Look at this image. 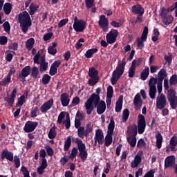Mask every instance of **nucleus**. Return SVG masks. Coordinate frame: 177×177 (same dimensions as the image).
I'll return each mask as SVG.
<instances>
[{"label":"nucleus","mask_w":177,"mask_h":177,"mask_svg":"<svg viewBox=\"0 0 177 177\" xmlns=\"http://www.w3.org/2000/svg\"><path fill=\"white\" fill-rule=\"evenodd\" d=\"M84 107L88 115L92 114L95 108L97 109V114L100 115L106 111V102L100 100V96L96 95V93H93L85 102Z\"/></svg>","instance_id":"obj_1"},{"label":"nucleus","mask_w":177,"mask_h":177,"mask_svg":"<svg viewBox=\"0 0 177 177\" xmlns=\"http://www.w3.org/2000/svg\"><path fill=\"white\" fill-rule=\"evenodd\" d=\"M18 19L21 30L24 34H27L28 28L31 27V24H32L31 17H30V14H28L27 11H24L19 15Z\"/></svg>","instance_id":"obj_2"},{"label":"nucleus","mask_w":177,"mask_h":177,"mask_svg":"<svg viewBox=\"0 0 177 177\" xmlns=\"http://www.w3.org/2000/svg\"><path fill=\"white\" fill-rule=\"evenodd\" d=\"M127 62H125V58H123L121 62H119L116 69L113 71L111 84L112 85H115L119 78H121L122 74H124V71L125 70V66Z\"/></svg>","instance_id":"obj_3"},{"label":"nucleus","mask_w":177,"mask_h":177,"mask_svg":"<svg viewBox=\"0 0 177 177\" xmlns=\"http://www.w3.org/2000/svg\"><path fill=\"white\" fill-rule=\"evenodd\" d=\"M75 143L77 145V150L80 153L78 156L80 157L82 162H85L86 158H88V151H86V145L82 142V140L77 138H75Z\"/></svg>","instance_id":"obj_4"},{"label":"nucleus","mask_w":177,"mask_h":177,"mask_svg":"<svg viewBox=\"0 0 177 177\" xmlns=\"http://www.w3.org/2000/svg\"><path fill=\"white\" fill-rule=\"evenodd\" d=\"M167 100L169 102L170 107L175 110L177 107V96L175 90L171 88L168 91Z\"/></svg>","instance_id":"obj_5"},{"label":"nucleus","mask_w":177,"mask_h":177,"mask_svg":"<svg viewBox=\"0 0 177 177\" xmlns=\"http://www.w3.org/2000/svg\"><path fill=\"white\" fill-rule=\"evenodd\" d=\"M148 34L149 28L147 26H145L141 38L137 39V46L138 49H143V48H145V44H143V42L147 39Z\"/></svg>","instance_id":"obj_6"},{"label":"nucleus","mask_w":177,"mask_h":177,"mask_svg":"<svg viewBox=\"0 0 177 177\" xmlns=\"http://www.w3.org/2000/svg\"><path fill=\"white\" fill-rule=\"evenodd\" d=\"M167 106V97L165 95L161 93L156 97V109L158 110H162Z\"/></svg>","instance_id":"obj_7"},{"label":"nucleus","mask_w":177,"mask_h":177,"mask_svg":"<svg viewBox=\"0 0 177 177\" xmlns=\"http://www.w3.org/2000/svg\"><path fill=\"white\" fill-rule=\"evenodd\" d=\"M142 156H143V151H140L135 156L133 160H131L130 166L131 168H138L142 163Z\"/></svg>","instance_id":"obj_8"},{"label":"nucleus","mask_w":177,"mask_h":177,"mask_svg":"<svg viewBox=\"0 0 177 177\" xmlns=\"http://www.w3.org/2000/svg\"><path fill=\"white\" fill-rule=\"evenodd\" d=\"M38 127V122H32V121H27L25 123V126L24 127V131L26 133H30L31 132H34L35 131V129Z\"/></svg>","instance_id":"obj_9"},{"label":"nucleus","mask_w":177,"mask_h":177,"mask_svg":"<svg viewBox=\"0 0 177 177\" xmlns=\"http://www.w3.org/2000/svg\"><path fill=\"white\" fill-rule=\"evenodd\" d=\"M145 129H146V120L145 119V116L143 115H139L138 120V133L142 135V133L145 132Z\"/></svg>","instance_id":"obj_10"},{"label":"nucleus","mask_w":177,"mask_h":177,"mask_svg":"<svg viewBox=\"0 0 177 177\" xmlns=\"http://www.w3.org/2000/svg\"><path fill=\"white\" fill-rule=\"evenodd\" d=\"M98 26L102 28V30L106 32L109 30V19L106 18V15L100 16V19L98 21Z\"/></svg>","instance_id":"obj_11"},{"label":"nucleus","mask_w":177,"mask_h":177,"mask_svg":"<svg viewBox=\"0 0 177 177\" xmlns=\"http://www.w3.org/2000/svg\"><path fill=\"white\" fill-rule=\"evenodd\" d=\"M31 73V66H26L21 71V73L18 75L17 78H21L22 82H25L26 78Z\"/></svg>","instance_id":"obj_12"},{"label":"nucleus","mask_w":177,"mask_h":177,"mask_svg":"<svg viewBox=\"0 0 177 177\" xmlns=\"http://www.w3.org/2000/svg\"><path fill=\"white\" fill-rule=\"evenodd\" d=\"M85 28H86V22L82 19H80L79 22H76V24H73V29L76 32H83Z\"/></svg>","instance_id":"obj_13"},{"label":"nucleus","mask_w":177,"mask_h":177,"mask_svg":"<svg viewBox=\"0 0 177 177\" xmlns=\"http://www.w3.org/2000/svg\"><path fill=\"white\" fill-rule=\"evenodd\" d=\"M109 124L108 125V133L105 136L104 146L109 147L111 145V118L109 119Z\"/></svg>","instance_id":"obj_14"},{"label":"nucleus","mask_w":177,"mask_h":177,"mask_svg":"<svg viewBox=\"0 0 177 177\" xmlns=\"http://www.w3.org/2000/svg\"><path fill=\"white\" fill-rule=\"evenodd\" d=\"M53 99L51 98L48 101L46 102L41 107H40V111L43 114H45L46 111L48 110H50L52 109V106H53Z\"/></svg>","instance_id":"obj_15"},{"label":"nucleus","mask_w":177,"mask_h":177,"mask_svg":"<svg viewBox=\"0 0 177 177\" xmlns=\"http://www.w3.org/2000/svg\"><path fill=\"white\" fill-rule=\"evenodd\" d=\"M94 140H95V141L97 140V143L100 145H103V142H104V135L102 129L96 130Z\"/></svg>","instance_id":"obj_16"},{"label":"nucleus","mask_w":177,"mask_h":177,"mask_svg":"<svg viewBox=\"0 0 177 177\" xmlns=\"http://www.w3.org/2000/svg\"><path fill=\"white\" fill-rule=\"evenodd\" d=\"M133 103L136 110H140L142 109V104H143V101L140 97V94L138 93L134 97Z\"/></svg>","instance_id":"obj_17"},{"label":"nucleus","mask_w":177,"mask_h":177,"mask_svg":"<svg viewBox=\"0 0 177 177\" xmlns=\"http://www.w3.org/2000/svg\"><path fill=\"white\" fill-rule=\"evenodd\" d=\"M131 11L134 15H143L145 13V8L140 4H136L131 7Z\"/></svg>","instance_id":"obj_18"},{"label":"nucleus","mask_w":177,"mask_h":177,"mask_svg":"<svg viewBox=\"0 0 177 177\" xmlns=\"http://www.w3.org/2000/svg\"><path fill=\"white\" fill-rule=\"evenodd\" d=\"M128 136H136L138 135V126L136 124L130 125L127 129Z\"/></svg>","instance_id":"obj_19"},{"label":"nucleus","mask_w":177,"mask_h":177,"mask_svg":"<svg viewBox=\"0 0 177 177\" xmlns=\"http://www.w3.org/2000/svg\"><path fill=\"white\" fill-rule=\"evenodd\" d=\"M60 100L63 107H67V106L70 104V98L68 97V94L66 93H62L60 95Z\"/></svg>","instance_id":"obj_20"},{"label":"nucleus","mask_w":177,"mask_h":177,"mask_svg":"<svg viewBox=\"0 0 177 177\" xmlns=\"http://www.w3.org/2000/svg\"><path fill=\"white\" fill-rule=\"evenodd\" d=\"M175 156H170L166 158L165 160V168H169L175 164Z\"/></svg>","instance_id":"obj_21"},{"label":"nucleus","mask_w":177,"mask_h":177,"mask_svg":"<svg viewBox=\"0 0 177 177\" xmlns=\"http://www.w3.org/2000/svg\"><path fill=\"white\" fill-rule=\"evenodd\" d=\"M1 158H6L8 161H13V152L9 151L8 149H4L1 153Z\"/></svg>","instance_id":"obj_22"},{"label":"nucleus","mask_w":177,"mask_h":177,"mask_svg":"<svg viewBox=\"0 0 177 177\" xmlns=\"http://www.w3.org/2000/svg\"><path fill=\"white\" fill-rule=\"evenodd\" d=\"M170 149L171 151H176V146H177V136H174L169 141Z\"/></svg>","instance_id":"obj_23"},{"label":"nucleus","mask_w":177,"mask_h":177,"mask_svg":"<svg viewBox=\"0 0 177 177\" xmlns=\"http://www.w3.org/2000/svg\"><path fill=\"white\" fill-rule=\"evenodd\" d=\"M150 74V68L149 66L145 67L143 71L140 73V79L142 81H146L149 77V75Z\"/></svg>","instance_id":"obj_24"},{"label":"nucleus","mask_w":177,"mask_h":177,"mask_svg":"<svg viewBox=\"0 0 177 177\" xmlns=\"http://www.w3.org/2000/svg\"><path fill=\"white\" fill-rule=\"evenodd\" d=\"M31 77L34 80H38L41 78V75H39V69L37 66H33L32 68Z\"/></svg>","instance_id":"obj_25"},{"label":"nucleus","mask_w":177,"mask_h":177,"mask_svg":"<svg viewBox=\"0 0 177 177\" xmlns=\"http://www.w3.org/2000/svg\"><path fill=\"white\" fill-rule=\"evenodd\" d=\"M46 70H48V62H46L45 57H41L39 71L42 73V71H46Z\"/></svg>","instance_id":"obj_26"},{"label":"nucleus","mask_w":177,"mask_h":177,"mask_svg":"<svg viewBox=\"0 0 177 177\" xmlns=\"http://www.w3.org/2000/svg\"><path fill=\"white\" fill-rule=\"evenodd\" d=\"M122 100H123V97L122 95H120L116 102V105L115 110L116 113H120L121 110H122Z\"/></svg>","instance_id":"obj_27"},{"label":"nucleus","mask_w":177,"mask_h":177,"mask_svg":"<svg viewBox=\"0 0 177 177\" xmlns=\"http://www.w3.org/2000/svg\"><path fill=\"white\" fill-rule=\"evenodd\" d=\"M99 71L95 68H91L88 70V76L90 78H99Z\"/></svg>","instance_id":"obj_28"},{"label":"nucleus","mask_w":177,"mask_h":177,"mask_svg":"<svg viewBox=\"0 0 177 177\" xmlns=\"http://www.w3.org/2000/svg\"><path fill=\"white\" fill-rule=\"evenodd\" d=\"M97 50H99V49L96 48L88 49L86 50L84 56L87 59H91V57H92L95 53H97Z\"/></svg>","instance_id":"obj_29"},{"label":"nucleus","mask_w":177,"mask_h":177,"mask_svg":"<svg viewBox=\"0 0 177 177\" xmlns=\"http://www.w3.org/2000/svg\"><path fill=\"white\" fill-rule=\"evenodd\" d=\"M106 106L110 107L111 104V86H109L107 88V94H106Z\"/></svg>","instance_id":"obj_30"},{"label":"nucleus","mask_w":177,"mask_h":177,"mask_svg":"<svg viewBox=\"0 0 177 177\" xmlns=\"http://www.w3.org/2000/svg\"><path fill=\"white\" fill-rule=\"evenodd\" d=\"M56 46H57V43L54 42L53 43L52 46H50L48 48V52L49 55H52L54 56V55H56L57 53V49L56 48Z\"/></svg>","instance_id":"obj_31"},{"label":"nucleus","mask_w":177,"mask_h":177,"mask_svg":"<svg viewBox=\"0 0 177 177\" xmlns=\"http://www.w3.org/2000/svg\"><path fill=\"white\" fill-rule=\"evenodd\" d=\"M156 147L157 149H161V147L162 146V136L161 133H158L156 135Z\"/></svg>","instance_id":"obj_32"},{"label":"nucleus","mask_w":177,"mask_h":177,"mask_svg":"<svg viewBox=\"0 0 177 177\" xmlns=\"http://www.w3.org/2000/svg\"><path fill=\"white\" fill-rule=\"evenodd\" d=\"M127 139L131 147H135L136 146V136H127Z\"/></svg>","instance_id":"obj_33"},{"label":"nucleus","mask_w":177,"mask_h":177,"mask_svg":"<svg viewBox=\"0 0 177 177\" xmlns=\"http://www.w3.org/2000/svg\"><path fill=\"white\" fill-rule=\"evenodd\" d=\"M34 44H35V40L34 38H30L26 41V49L28 50H31L32 49V47L34 46Z\"/></svg>","instance_id":"obj_34"},{"label":"nucleus","mask_w":177,"mask_h":177,"mask_svg":"<svg viewBox=\"0 0 177 177\" xmlns=\"http://www.w3.org/2000/svg\"><path fill=\"white\" fill-rule=\"evenodd\" d=\"M71 147V137H67L64 142V151H68V149Z\"/></svg>","instance_id":"obj_35"},{"label":"nucleus","mask_w":177,"mask_h":177,"mask_svg":"<svg viewBox=\"0 0 177 177\" xmlns=\"http://www.w3.org/2000/svg\"><path fill=\"white\" fill-rule=\"evenodd\" d=\"M39 8V6L35 5V3H32L29 6V15H30V16H32V15H34V13H35V12L38 10Z\"/></svg>","instance_id":"obj_36"},{"label":"nucleus","mask_w":177,"mask_h":177,"mask_svg":"<svg viewBox=\"0 0 177 177\" xmlns=\"http://www.w3.org/2000/svg\"><path fill=\"white\" fill-rule=\"evenodd\" d=\"M50 80H52V77H50L48 74H44L41 79V82L43 85H48L50 82Z\"/></svg>","instance_id":"obj_37"},{"label":"nucleus","mask_w":177,"mask_h":177,"mask_svg":"<svg viewBox=\"0 0 177 177\" xmlns=\"http://www.w3.org/2000/svg\"><path fill=\"white\" fill-rule=\"evenodd\" d=\"M3 11L6 15H10V12H12V3H6L3 6Z\"/></svg>","instance_id":"obj_38"},{"label":"nucleus","mask_w":177,"mask_h":177,"mask_svg":"<svg viewBox=\"0 0 177 177\" xmlns=\"http://www.w3.org/2000/svg\"><path fill=\"white\" fill-rule=\"evenodd\" d=\"M56 135H57V133L56 132V127L54 126L49 130L48 138L49 139H55Z\"/></svg>","instance_id":"obj_39"},{"label":"nucleus","mask_w":177,"mask_h":177,"mask_svg":"<svg viewBox=\"0 0 177 177\" xmlns=\"http://www.w3.org/2000/svg\"><path fill=\"white\" fill-rule=\"evenodd\" d=\"M93 131V126L92 125V122H89L86 126L84 135L86 136H88V135L91 133V132H92Z\"/></svg>","instance_id":"obj_40"},{"label":"nucleus","mask_w":177,"mask_h":177,"mask_svg":"<svg viewBox=\"0 0 177 177\" xmlns=\"http://www.w3.org/2000/svg\"><path fill=\"white\" fill-rule=\"evenodd\" d=\"M118 37V30H111V44H114L117 41V37Z\"/></svg>","instance_id":"obj_41"},{"label":"nucleus","mask_w":177,"mask_h":177,"mask_svg":"<svg viewBox=\"0 0 177 177\" xmlns=\"http://www.w3.org/2000/svg\"><path fill=\"white\" fill-rule=\"evenodd\" d=\"M172 21H174V17H172V15H168L167 17L163 18V23L166 26L171 24Z\"/></svg>","instance_id":"obj_42"},{"label":"nucleus","mask_w":177,"mask_h":177,"mask_svg":"<svg viewBox=\"0 0 177 177\" xmlns=\"http://www.w3.org/2000/svg\"><path fill=\"white\" fill-rule=\"evenodd\" d=\"M10 81H12V78L6 76V78H3L1 81H0V86H6L8 84H10Z\"/></svg>","instance_id":"obj_43"},{"label":"nucleus","mask_w":177,"mask_h":177,"mask_svg":"<svg viewBox=\"0 0 177 177\" xmlns=\"http://www.w3.org/2000/svg\"><path fill=\"white\" fill-rule=\"evenodd\" d=\"M140 63H142V59L140 58L138 59H134L132 61L131 66L130 67L136 70V67H138V66H140Z\"/></svg>","instance_id":"obj_44"},{"label":"nucleus","mask_w":177,"mask_h":177,"mask_svg":"<svg viewBox=\"0 0 177 177\" xmlns=\"http://www.w3.org/2000/svg\"><path fill=\"white\" fill-rule=\"evenodd\" d=\"M63 124H65V127L66 129H70V127H71V122L70 121V114L67 113L66 120L63 122Z\"/></svg>","instance_id":"obj_45"},{"label":"nucleus","mask_w":177,"mask_h":177,"mask_svg":"<svg viewBox=\"0 0 177 177\" xmlns=\"http://www.w3.org/2000/svg\"><path fill=\"white\" fill-rule=\"evenodd\" d=\"M77 135L79 138L84 139V136L85 135V127H80L77 128Z\"/></svg>","instance_id":"obj_46"},{"label":"nucleus","mask_w":177,"mask_h":177,"mask_svg":"<svg viewBox=\"0 0 177 177\" xmlns=\"http://www.w3.org/2000/svg\"><path fill=\"white\" fill-rule=\"evenodd\" d=\"M77 154H78V148L73 147L71 150V153L69 156V158H71V160H74V158L77 157Z\"/></svg>","instance_id":"obj_47"},{"label":"nucleus","mask_w":177,"mask_h":177,"mask_svg":"<svg viewBox=\"0 0 177 177\" xmlns=\"http://www.w3.org/2000/svg\"><path fill=\"white\" fill-rule=\"evenodd\" d=\"M156 93H157V88H149V97L151 99H156Z\"/></svg>","instance_id":"obj_48"},{"label":"nucleus","mask_w":177,"mask_h":177,"mask_svg":"<svg viewBox=\"0 0 177 177\" xmlns=\"http://www.w3.org/2000/svg\"><path fill=\"white\" fill-rule=\"evenodd\" d=\"M156 85H157V78L151 77L149 81V88H156Z\"/></svg>","instance_id":"obj_49"},{"label":"nucleus","mask_w":177,"mask_h":177,"mask_svg":"<svg viewBox=\"0 0 177 177\" xmlns=\"http://www.w3.org/2000/svg\"><path fill=\"white\" fill-rule=\"evenodd\" d=\"M99 82V77H91V79L88 80V85L90 86H94V85H96V83Z\"/></svg>","instance_id":"obj_50"},{"label":"nucleus","mask_w":177,"mask_h":177,"mask_svg":"<svg viewBox=\"0 0 177 177\" xmlns=\"http://www.w3.org/2000/svg\"><path fill=\"white\" fill-rule=\"evenodd\" d=\"M64 117H66V112L62 111L58 115L57 122L59 124L64 122L63 120H64Z\"/></svg>","instance_id":"obj_51"},{"label":"nucleus","mask_w":177,"mask_h":177,"mask_svg":"<svg viewBox=\"0 0 177 177\" xmlns=\"http://www.w3.org/2000/svg\"><path fill=\"white\" fill-rule=\"evenodd\" d=\"M24 102H26V95H22L18 98L17 104L19 107H21L24 104Z\"/></svg>","instance_id":"obj_52"},{"label":"nucleus","mask_w":177,"mask_h":177,"mask_svg":"<svg viewBox=\"0 0 177 177\" xmlns=\"http://www.w3.org/2000/svg\"><path fill=\"white\" fill-rule=\"evenodd\" d=\"M165 77H167V71H165V69H161L158 72V77L160 80H161V81H162Z\"/></svg>","instance_id":"obj_53"},{"label":"nucleus","mask_w":177,"mask_h":177,"mask_svg":"<svg viewBox=\"0 0 177 177\" xmlns=\"http://www.w3.org/2000/svg\"><path fill=\"white\" fill-rule=\"evenodd\" d=\"M129 117V110L128 109H126L123 111L122 114V120L123 121H127Z\"/></svg>","instance_id":"obj_54"},{"label":"nucleus","mask_w":177,"mask_h":177,"mask_svg":"<svg viewBox=\"0 0 177 177\" xmlns=\"http://www.w3.org/2000/svg\"><path fill=\"white\" fill-rule=\"evenodd\" d=\"M15 168H19L20 167V158L17 156H15L13 160Z\"/></svg>","instance_id":"obj_55"},{"label":"nucleus","mask_w":177,"mask_h":177,"mask_svg":"<svg viewBox=\"0 0 177 177\" xmlns=\"http://www.w3.org/2000/svg\"><path fill=\"white\" fill-rule=\"evenodd\" d=\"M39 111V108L38 106H35L31 111H30V117L32 118H35L37 117V113Z\"/></svg>","instance_id":"obj_56"},{"label":"nucleus","mask_w":177,"mask_h":177,"mask_svg":"<svg viewBox=\"0 0 177 177\" xmlns=\"http://www.w3.org/2000/svg\"><path fill=\"white\" fill-rule=\"evenodd\" d=\"M3 27L6 32H10V24H9V21L4 22L3 24Z\"/></svg>","instance_id":"obj_57"},{"label":"nucleus","mask_w":177,"mask_h":177,"mask_svg":"<svg viewBox=\"0 0 177 177\" xmlns=\"http://www.w3.org/2000/svg\"><path fill=\"white\" fill-rule=\"evenodd\" d=\"M49 74L51 76L56 75V74H57V68H55L54 66L51 65L49 71Z\"/></svg>","instance_id":"obj_58"},{"label":"nucleus","mask_w":177,"mask_h":177,"mask_svg":"<svg viewBox=\"0 0 177 177\" xmlns=\"http://www.w3.org/2000/svg\"><path fill=\"white\" fill-rule=\"evenodd\" d=\"M95 0H85L86 6L88 9L93 7Z\"/></svg>","instance_id":"obj_59"},{"label":"nucleus","mask_w":177,"mask_h":177,"mask_svg":"<svg viewBox=\"0 0 177 177\" xmlns=\"http://www.w3.org/2000/svg\"><path fill=\"white\" fill-rule=\"evenodd\" d=\"M170 85H176L177 84V75H173L169 80Z\"/></svg>","instance_id":"obj_60"},{"label":"nucleus","mask_w":177,"mask_h":177,"mask_svg":"<svg viewBox=\"0 0 177 177\" xmlns=\"http://www.w3.org/2000/svg\"><path fill=\"white\" fill-rule=\"evenodd\" d=\"M53 37V32H48V33H46L44 35L43 39L45 41H49Z\"/></svg>","instance_id":"obj_61"},{"label":"nucleus","mask_w":177,"mask_h":177,"mask_svg":"<svg viewBox=\"0 0 177 177\" xmlns=\"http://www.w3.org/2000/svg\"><path fill=\"white\" fill-rule=\"evenodd\" d=\"M68 23V19H62L58 24V27H59V28H62V27H63L64 26H66Z\"/></svg>","instance_id":"obj_62"},{"label":"nucleus","mask_w":177,"mask_h":177,"mask_svg":"<svg viewBox=\"0 0 177 177\" xmlns=\"http://www.w3.org/2000/svg\"><path fill=\"white\" fill-rule=\"evenodd\" d=\"M46 150L47 154H48V156H49V157H52V156H53L54 151H53V149H52V147H50L49 146H46Z\"/></svg>","instance_id":"obj_63"},{"label":"nucleus","mask_w":177,"mask_h":177,"mask_svg":"<svg viewBox=\"0 0 177 177\" xmlns=\"http://www.w3.org/2000/svg\"><path fill=\"white\" fill-rule=\"evenodd\" d=\"M8 44V37L6 36L0 37V45H6Z\"/></svg>","instance_id":"obj_64"}]
</instances>
